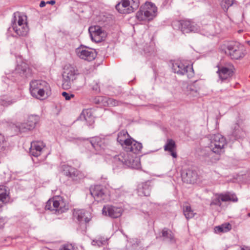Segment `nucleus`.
<instances>
[{"label": "nucleus", "instance_id": "nucleus-1", "mask_svg": "<svg viewBox=\"0 0 250 250\" xmlns=\"http://www.w3.org/2000/svg\"><path fill=\"white\" fill-rule=\"evenodd\" d=\"M227 145L225 138L220 134H214L211 136L208 148L211 152L205 153L203 156L204 160L208 164L212 163L219 159V157L213 159V154L220 155L225 152V146Z\"/></svg>", "mask_w": 250, "mask_h": 250}, {"label": "nucleus", "instance_id": "nucleus-2", "mask_svg": "<svg viewBox=\"0 0 250 250\" xmlns=\"http://www.w3.org/2000/svg\"><path fill=\"white\" fill-rule=\"evenodd\" d=\"M220 49L222 51L233 60L241 59L245 55L243 47L237 42H227L222 45Z\"/></svg>", "mask_w": 250, "mask_h": 250}, {"label": "nucleus", "instance_id": "nucleus-3", "mask_svg": "<svg viewBox=\"0 0 250 250\" xmlns=\"http://www.w3.org/2000/svg\"><path fill=\"white\" fill-rule=\"evenodd\" d=\"M27 17L19 12L14 13L12 21V28L15 32L20 36H26L29 28L27 26Z\"/></svg>", "mask_w": 250, "mask_h": 250}, {"label": "nucleus", "instance_id": "nucleus-4", "mask_svg": "<svg viewBox=\"0 0 250 250\" xmlns=\"http://www.w3.org/2000/svg\"><path fill=\"white\" fill-rule=\"evenodd\" d=\"M114 163L118 167L125 166L134 169H138L141 166L138 158H134L132 156L127 152L122 153L116 156L114 158Z\"/></svg>", "mask_w": 250, "mask_h": 250}, {"label": "nucleus", "instance_id": "nucleus-5", "mask_svg": "<svg viewBox=\"0 0 250 250\" xmlns=\"http://www.w3.org/2000/svg\"><path fill=\"white\" fill-rule=\"evenodd\" d=\"M46 210L54 211L56 213L61 214L68 209V205L66 204L61 196H55L50 199L46 203Z\"/></svg>", "mask_w": 250, "mask_h": 250}, {"label": "nucleus", "instance_id": "nucleus-6", "mask_svg": "<svg viewBox=\"0 0 250 250\" xmlns=\"http://www.w3.org/2000/svg\"><path fill=\"white\" fill-rule=\"evenodd\" d=\"M77 74V70L73 66L70 64L64 66L62 75L63 89H67L70 87L71 82L76 79Z\"/></svg>", "mask_w": 250, "mask_h": 250}, {"label": "nucleus", "instance_id": "nucleus-7", "mask_svg": "<svg viewBox=\"0 0 250 250\" xmlns=\"http://www.w3.org/2000/svg\"><path fill=\"white\" fill-rule=\"evenodd\" d=\"M30 94H48L50 87L48 83L41 80H34L30 83Z\"/></svg>", "mask_w": 250, "mask_h": 250}, {"label": "nucleus", "instance_id": "nucleus-8", "mask_svg": "<svg viewBox=\"0 0 250 250\" xmlns=\"http://www.w3.org/2000/svg\"><path fill=\"white\" fill-rule=\"evenodd\" d=\"M172 69L175 73L180 75H187L188 78L194 76L192 66L185 64L180 61L175 62L172 63Z\"/></svg>", "mask_w": 250, "mask_h": 250}, {"label": "nucleus", "instance_id": "nucleus-9", "mask_svg": "<svg viewBox=\"0 0 250 250\" xmlns=\"http://www.w3.org/2000/svg\"><path fill=\"white\" fill-rule=\"evenodd\" d=\"M61 172L63 175L73 181H78L84 177L82 172L74 167L65 164L61 166Z\"/></svg>", "mask_w": 250, "mask_h": 250}, {"label": "nucleus", "instance_id": "nucleus-10", "mask_svg": "<svg viewBox=\"0 0 250 250\" xmlns=\"http://www.w3.org/2000/svg\"><path fill=\"white\" fill-rule=\"evenodd\" d=\"M76 52L79 58L89 62L94 60L97 56L95 49L82 45L76 49Z\"/></svg>", "mask_w": 250, "mask_h": 250}, {"label": "nucleus", "instance_id": "nucleus-11", "mask_svg": "<svg viewBox=\"0 0 250 250\" xmlns=\"http://www.w3.org/2000/svg\"><path fill=\"white\" fill-rule=\"evenodd\" d=\"M90 192L97 202H106L109 199L106 190L101 186L97 185L91 187L90 189Z\"/></svg>", "mask_w": 250, "mask_h": 250}, {"label": "nucleus", "instance_id": "nucleus-12", "mask_svg": "<svg viewBox=\"0 0 250 250\" xmlns=\"http://www.w3.org/2000/svg\"><path fill=\"white\" fill-rule=\"evenodd\" d=\"M234 67L230 62L226 63L224 66H218L217 73L222 81L228 80L232 76Z\"/></svg>", "mask_w": 250, "mask_h": 250}, {"label": "nucleus", "instance_id": "nucleus-13", "mask_svg": "<svg viewBox=\"0 0 250 250\" xmlns=\"http://www.w3.org/2000/svg\"><path fill=\"white\" fill-rule=\"evenodd\" d=\"M88 31L91 39L95 42H100L104 40L105 33L99 26H92L89 28Z\"/></svg>", "mask_w": 250, "mask_h": 250}, {"label": "nucleus", "instance_id": "nucleus-14", "mask_svg": "<svg viewBox=\"0 0 250 250\" xmlns=\"http://www.w3.org/2000/svg\"><path fill=\"white\" fill-rule=\"evenodd\" d=\"M122 209L112 206H104L102 209L103 214L111 218H116L121 216Z\"/></svg>", "mask_w": 250, "mask_h": 250}, {"label": "nucleus", "instance_id": "nucleus-15", "mask_svg": "<svg viewBox=\"0 0 250 250\" xmlns=\"http://www.w3.org/2000/svg\"><path fill=\"white\" fill-rule=\"evenodd\" d=\"M181 177L184 182L192 184L196 182L197 174L196 171L192 169H185L181 173Z\"/></svg>", "mask_w": 250, "mask_h": 250}, {"label": "nucleus", "instance_id": "nucleus-16", "mask_svg": "<svg viewBox=\"0 0 250 250\" xmlns=\"http://www.w3.org/2000/svg\"><path fill=\"white\" fill-rule=\"evenodd\" d=\"M156 15L154 11H149L143 9L141 7L139 11L137 12L136 17L140 21H150L152 20Z\"/></svg>", "mask_w": 250, "mask_h": 250}, {"label": "nucleus", "instance_id": "nucleus-17", "mask_svg": "<svg viewBox=\"0 0 250 250\" xmlns=\"http://www.w3.org/2000/svg\"><path fill=\"white\" fill-rule=\"evenodd\" d=\"M15 73L19 74L22 78H27L31 76V70L28 64L23 62L17 64L15 68Z\"/></svg>", "mask_w": 250, "mask_h": 250}, {"label": "nucleus", "instance_id": "nucleus-18", "mask_svg": "<svg viewBox=\"0 0 250 250\" xmlns=\"http://www.w3.org/2000/svg\"><path fill=\"white\" fill-rule=\"evenodd\" d=\"M199 30V26L194 22L190 21H182V32L183 34L191 32H197Z\"/></svg>", "mask_w": 250, "mask_h": 250}, {"label": "nucleus", "instance_id": "nucleus-19", "mask_svg": "<svg viewBox=\"0 0 250 250\" xmlns=\"http://www.w3.org/2000/svg\"><path fill=\"white\" fill-rule=\"evenodd\" d=\"M44 146H45L42 142H32L31 143L29 153L31 155L37 157L41 154L42 149Z\"/></svg>", "mask_w": 250, "mask_h": 250}, {"label": "nucleus", "instance_id": "nucleus-20", "mask_svg": "<svg viewBox=\"0 0 250 250\" xmlns=\"http://www.w3.org/2000/svg\"><path fill=\"white\" fill-rule=\"evenodd\" d=\"M130 141L125 149L126 152H132L134 154L138 153L143 147L142 144L141 143L137 142L132 138L130 139Z\"/></svg>", "mask_w": 250, "mask_h": 250}, {"label": "nucleus", "instance_id": "nucleus-21", "mask_svg": "<svg viewBox=\"0 0 250 250\" xmlns=\"http://www.w3.org/2000/svg\"><path fill=\"white\" fill-rule=\"evenodd\" d=\"M89 143L97 151L104 149L105 146V140L99 137L92 138L90 140Z\"/></svg>", "mask_w": 250, "mask_h": 250}, {"label": "nucleus", "instance_id": "nucleus-22", "mask_svg": "<svg viewBox=\"0 0 250 250\" xmlns=\"http://www.w3.org/2000/svg\"><path fill=\"white\" fill-rule=\"evenodd\" d=\"M93 102L96 104H101L104 106L111 104L116 105V102L113 99L103 96H97L93 99Z\"/></svg>", "mask_w": 250, "mask_h": 250}, {"label": "nucleus", "instance_id": "nucleus-23", "mask_svg": "<svg viewBox=\"0 0 250 250\" xmlns=\"http://www.w3.org/2000/svg\"><path fill=\"white\" fill-rule=\"evenodd\" d=\"M164 148L166 151L169 152L172 157L174 158H176L177 157V154L175 151L176 144L173 140L171 139H167L164 146Z\"/></svg>", "mask_w": 250, "mask_h": 250}, {"label": "nucleus", "instance_id": "nucleus-24", "mask_svg": "<svg viewBox=\"0 0 250 250\" xmlns=\"http://www.w3.org/2000/svg\"><path fill=\"white\" fill-rule=\"evenodd\" d=\"M86 214H88V212L83 209H74L73 212L74 217L80 222H89L90 218L86 216Z\"/></svg>", "mask_w": 250, "mask_h": 250}, {"label": "nucleus", "instance_id": "nucleus-25", "mask_svg": "<svg viewBox=\"0 0 250 250\" xmlns=\"http://www.w3.org/2000/svg\"><path fill=\"white\" fill-rule=\"evenodd\" d=\"M130 0H123L122 3H119L116 5V9L120 13H131V10H130Z\"/></svg>", "mask_w": 250, "mask_h": 250}, {"label": "nucleus", "instance_id": "nucleus-26", "mask_svg": "<svg viewBox=\"0 0 250 250\" xmlns=\"http://www.w3.org/2000/svg\"><path fill=\"white\" fill-rule=\"evenodd\" d=\"M129 135L127 131L123 130L121 131L118 135L117 141L120 144V145L125 148L127 144H128L130 142L131 138H128Z\"/></svg>", "mask_w": 250, "mask_h": 250}, {"label": "nucleus", "instance_id": "nucleus-27", "mask_svg": "<svg viewBox=\"0 0 250 250\" xmlns=\"http://www.w3.org/2000/svg\"><path fill=\"white\" fill-rule=\"evenodd\" d=\"M151 187L148 182L142 183L141 187L138 189V192L140 195H144L148 196L150 195Z\"/></svg>", "mask_w": 250, "mask_h": 250}, {"label": "nucleus", "instance_id": "nucleus-28", "mask_svg": "<svg viewBox=\"0 0 250 250\" xmlns=\"http://www.w3.org/2000/svg\"><path fill=\"white\" fill-rule=\"evenodd\" d=\"M162 235L164 238V240L169 241L171 243L175 242L174 236L172 231L167 228H164L162 231Z\"/></svg>", "mask_w": 250, "mask_h": 250}, {"label": "nucleus", "instance_id": "nucleus-29", "mask_svg": "<svg viewBox=\"0 0 250 250\" xmlns=\"http://www.w3.org/2000/svg\"><path fill=\"white\" fill-rule=\"evenodd\" d=\"M231 229V225L228 223L215 227L214 228V231L216 233H224L229 231Z\"/></svg>", "mask_w": 250, "mask_h": 250}, {"label": "nucleus", "instance_id": "nucleus-30", "mask_svg": "<svg viewBox=\"0 0 250 250\" xmlns=\"http://www.w3.org/2000/svg\"><path fill=\"white\" fill-rule=\"evenodd\" d=\"M221 201L227 202L231 201L233 202H237L238 199L234 194L228 193L226 194H221L219 195Z\"/></svg>", "mask_w": 250, "mask_h": 250}, {"label": "nucleus", "instance_id": "nucleus-31", "mask_svg": "<svg viewBox=\"0 0 250 250\" xmlns=\"http://www.w3.org/2000/svg\"><path fill=\"white\" fill-rule=\"evenodd\" d=\"M183 210L184 214L187 220L193 218L195 214L190 206H184Z\"/></svg>", "mask_w": 250, "mask_h": 250}, {"label": "nucleus", "instance_id": "nucleus-32", "mask_svg": "<svg viewBox=\"0 0 250 250\" xmlns=\"http://www.w3.org/2000/svg\"><path fill=\"white\" fill-rule=\"evenodd\" d=\"M91 110L89 109L83 110L82 113L80 115V118H83L86 122H89L90 124H92L94 123V120L91 116Z\"/></svg>", "mask_w": 250, "mask_h": 250}, {"label": "nucleus", "instance_id": "nucleus-33", "mask_svg": "<svg viewBox=\"0 0 250 250\" xmlns=\"http://www.w3.org/2000/svg\"><path fill=\"white\" fill-rule=\"evenodd\" d=\"M8 96L9 95H0V104L7 106L15 102L14 101L10 100Z\"/></svg>", "mask_w": 250, "mask_h": 250}, {"label": "nucleus", "instance_id": "nucleus-34", "mask_svg": "<svg viewBox=\"0 0 250 250\" xmlns=\"http://www.w3.org/2000/svg\"><path fill=\"white\" fill-rule=\"evenodd\" d=\"M233 135L237 139L242 138L244 136L245 133L241 128H239L238 125H236L233 132Z\"/></svg>", "mask_w": 250, "mask_h": 250}, {"label": "nucleus", "instance_id": "nucleus-35", "mask_svg": "<svg viewBox=\"0 0 250 250\" xmlns=\"http://www.w3.org/2000/svg\"><path fill=\"white\" fill-rule=\"evenodd\" d=\"M39 121V117L36 115L29 116L27 123L29 124V128H34Z\"/></svg>", "mask_w": 250, "mask_h": 250}, {"label": "nucleus", "instance_id": "nucleus-36", "mask_svg": "<svg viewBox=\"0 0 250 250\" xmlns=\"http://www.w3.org/2000/svg\"><path fill=\"white\" fill-rule=\"evenodd\" d=\"M188 92L191 93H197L199 92V87L196 83L188 84L187 87Z\"/></svg>", "mask_w": 250, "mask_h": 250}, {"label": "nucleus", "instance_id": "nucleus-37", "mask_svg": "<svg viewBox=\"0 0 250 250\" xmlns=\"http://www.w3.org/2000/svg\"><path fill=\"white\" fill-rule=\"evenodd\" d=\"M143 9H145L147 11H154V12L155 13V14H157V8L155 5V4L152 2H146L145 6L144 7H143Z\"/></svg>", "mask_w": 250, "mask_h": 250}, {"label": "nucleus", "instance_id": "nucleus-38", "mask_svg": "<svg viewBox=\"0 0 250 250\" xmlns=\"http://www.w3.org/2000/svg\"><path fill=\"white\" fill-rule=\"evenodd\" d=\"M16 127L18 128L19 131L21 132H26L28 130L33 129V128H29V124L27 123H21L20 125L16 126Z\"/></svg>", "mask_w": 250, "mask_h": 250}, {"label": "nucleus", "instance_id": "nucleus-39", "mask_svg": "<svg viewBox=\"0 0 250 250\" xmlns=\"http://www.w3.org/2000/svg\"><path fill=\"white\" fill-rule=\"evenodd\" d=\"M233 4V0H221V5L224 10H227Z\"/></svg>", "mask_w": 250, "mask_h": 250}, {"label": "nucleus", "instance_id": "nucleus-40", "mask_svg": "<svg viewBox=\"0 0 250 250\" xmlns=\"http://www.w3.org/2000/svg\"><path fill=\"white\" fill-rule=\"evenodd\" d=\"M6 141L4 136L0 133V153L3 151L6 148Z\"/></svg>", "mask_w": 250, "mask_h": 250}, {"label": "nucleus", "instance_id": "nucleus-41", "mask_svg": "<svg viewBox=\"0 0 250 250\" xmlns=\"http://www.w3.org/2000/svg\"><path fill=\"white\" fill-rule=\"evenodd\" d=\"M130 0V10H131V12H132L139 7V0Z\"/></svg>", "mask_w": 250, "mask_h": 250}, {"label": "nucleus", "instance_id": "nucleus-42", "mask_svg": "<svg viewBox=\"0 0 250 250\" xmlns=\"http://www.w3.org/2000/svg\"><path fill=\"white\" fill-rule=\"evenodd\" d=\"M172 26L174 29L180 30L182 31V21H176L172 22Z\"/></svg>", "mask_w": 250, "mask_h": 250}, {"label": "nucleus", "instance_id": "nucleus-43", "mask_svg": "<svg viewBox=\"0 0 250 250\" xmlns=\"http://www.w3.org/2000/svg\"><path fill=\"white\" fill-rule=\"evenodd\" d=\"M8 199V195L6 192L0 193V201L2 203H6Z\"/></svg>", "mask_w": 250, "mask_h": 250}, {"label": "nucleus", "instance_id": "nucleus-44", "mask_svg": "<svg viewBox=\"0 0 250 250\" xmlns=\"http://www.w3.org/2000/svg\"><path fill=\"white\" fill-rule=\"evenodd\" d=\"M221 199L220 198V197L219 196L218 198H215L212 200V201L210 203V206H217L219 207H220L221 206Z\"/></svg>", "mask_w": 250, "mask_h": 250}, {"label": "nucleus", "instance_id": "nucleus-45", "mask_svg": "<svg viewBox=\"0 0 250 250\" xmlns=\"http://www.w3.org/2000/svg\"><path fill=\"white\" fill-rule=\"evenodd\" d=\"M106 243L105 241L100 239L93 240L92 242V245L101 247Z\"/></svg>", "mask_w": 250, "mask_h": 250}, {"label": "nucleus", "instance_id": "nucleus-46", "mask_svg": "<svg viewBox=\"0 0 250 250\" xmlns=\"http://www.w3.org/2000/svg\"><path fill=\"white\" fill-rule=\"evenodd\" d=\"M33 97L37 100L43 101L48 98L47 95H32Z\"/></svg>", "mask_w": 250, "mask_h": 250}, {"label": "nucleus", "instance_id": "nucleus-47", "mask_svg": "<svg viewBox=\"0 0 250 250\" xmlns=\"http://www.w3.org/2000/svg\"><path fill=\"white\" fill-rule=\"evenodd\" d=\"M130 243L132 244V247L133 248L139 246L140 244V242L136 238L133 239L132 241H131Z\"/></svg>", "mask_w": 250, "mask_h": 250}, {"label": "nucleus", "instance_id": "nucleus-48", "mask_svg": "<svg viewBox=\"0 0 250 250\" xmlns=\"http://www.w3.org/2000/svg\"><path fill=\"white\" fill-rule=\"evenodd\" d=\"M11 75H8V76H3L2 77V81L3 82H4V83L7 84H9V83L8 82L10 81V77H11Z\"/></svg>", "mask_w": 250, "mask_h": 250}, {"label": "nucleus", "instance_id": "nucleus-49", "mask_svg": "<svg viewBox=\"0 0 250 250\" xmlns=\"http://www.w3.org/2000/svg\"><path fill=\"white\" fill-rule=\"evenodd\" d=\"M66 100H69L71 98H73L75 95H62Z\"/></svg>", "mask_w": 250, "mask_h": 250}, {"label": "nucleus", "instance_id": "nucleus-50", "mask_svg": "<svg viewBox=\"0 0 250 250\" xmlns=\"http://www.w3.org/2000/svg\"><path fill=\"white\" fill-rule=\"evenodd\" d=\"M4 223V220L2 218L0 217V229H1L3 227Z\"/></svg>", "mask_w": 250, "mask_h": 250}, {"label": "nucleus", "instance_id": "nucleus-51", "mask_svg": "<svg viewBox=\"0 0 250 250\" xmlns=\"http://www.w3.org/2000/svg\"><path fill=\"white\" fill-rule=\"evenodd\" d=\"M71 246L64 245L60 250H71Z\"/></svg>", "mask_w": 250, "mask_h": 250}, {"label": "nucleus", "instance_id": "nucleus-52", "mask_svg": "<svg viewBox=\"0 0 250 250\" xmlns=\"http://www.w3.org/2000/svg\"><path fill=\"white\" fill-rule=\"evenodd\" d=\"M46 4V2H45L43 0H42L40 2V6L41 7H44L45 6Z\"/></svg>", "mask_w": 250, "mask_h": 250}, {"label": "nucleus", "instance_id": "nucleus-53", "mask_svg": "<svg viewBox=\"0 0 250 250\" xmlns=\"http://www.w3.org/2000/svg\"><path fill=\"white\" fill-rule=\"evenodd\" d=\"M93 89L96 92L100 91V88L98 84H96L94 87H93Z\"/></svg>", "mask_w": 250, "mask_h": 250}, {"label": "nucleus", "instance_id": "nucleus-54", "mask_svg": "<svg viewBox=\"0 0 250 250\" xmlns=\"http://www.w3.org/2000/svg\"><path fill=\"white\" fill-rule=\"evenodd\" d=\"M55 3V1L54 0L46 1V4H50L51 5H53Z\"/></svg>", "mask_w": 250, "mask_h": 250}, {"label": "nucleus", "instance_id": "nucleus-55", "mask_svg": "<svg viewBox=\"0 0 250 250\" xmlns=\"http://www.w3.org/2000/svg\"><path fill=\"white\" fill-rule=\"evenodd\" d=\"M11 80L13 81V82H18V80H19V79H17L16 78H12L11 79Z\"/></svg>", "mask_w": 250, "mask_h": 250}, {"label": "nucleus", "instance_id": "nucleus-56", "mask_svg": "<svg viewBox=\"0 0 250 250\" xmlns=\"http://www.w3.org/2000/svg\"><path fill=\"white\" fill-rule=\"evenodd\" d=\"M22 26H21V27L20 28V31H21V32H22V31L23 30H22Z\"/></svg>", "mask_w": 250, "mask_h": 250}, {"label": "nucleus", "instance_id": "nucleus-57", "mask_svg": "<svg viewBox=\"0 0 250 250\" xmlns=\"http://www.w3.org/2000/svg\"><path fill=\"white\" fill-rule=\"evenodd\" d=\"M61 94H68L65 91H62Z\"/></svg>", "mask_w": 250, "mask_h": 250}, {"label": "nucleus", "instance_id": "nucleus-58", "mask_svg": "<svg viewBox=\"0 0 250 250\" xmlns=\"http://www.w3.org/2000/svg\"><path fill=\"white\" fill-rule=\"evenodd\" d=\"M247 42L249 46H250V41H247Z\"/></svg>", "mask_w": 250, "mask_h": 250}, {"label": "nucleus", "instance_id": "nucleus-59", "mask_svg": "<svg viewBox=\"0 0 250 250\" xmlns=\"http://www.w3.org/2000/svg\"><path fill=\"white\" fill-rule=\"evenodd\" d=\"M248 216L250 217V212L248 214Z\"/></svg>", "mask_w": 250, "mask_h": 250}, {"label": "nucleus", "instance_id": "nucleus-60", "mask_svg": "<svg viewBox=\"0 0 250 250\" xmlns=\"http://www.w3.org/2000/svg\"><path fill=\"white\" fill-rule=\"evenodd\" d=\"M2 188H5V187L2 186Z\"/></svg>", "mask_w": 250, "mask_h": 250}]
</instances>
